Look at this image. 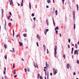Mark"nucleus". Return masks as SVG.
Wrapping results in <instances>:
<instances>
[{
    "label": "nucleus",
    "instance_id": "obj_3",
    "mask_svg": "<svg viewBox=\"0 0 79 79\" xmlns=\"http://www.w3.org/2000/svg\"><path fill=\"white\" fill-rule=\"evenodd\" d=\"M73 19H75V11H73Z\"/></svg>",
    "mask_w": 79,
    "mask_h": 79
},
{
    "label": "nucleus",
    "instance_id": "obj_48",
    "mask_svg": "<svg viewBox=\"0 0 79 79\" xmlns=\"http://www.w3.org/2000/svg\"><path fill=\"white\" fill-rule=\"evenodd\" d=\"M45 75L47 76V72H45Z\"/></svg>",
    "mask_w": 79,
    "mask_h": 79
},
{
    "label": "nucleus",
    "instance_id": "obj_29",
    "mask_svg": "<svg viewBox=\"0 0 79 79\" xmlns=\"http://www.w3.org/2000/svg\"><path fill=\"white\" fill-rule=\"evenodd\" d=\"M74 29H75L76 28V24H74Z\"/></svg>",
    "mask_w": 79,
    "mask_h": 79
},
{
    "label": "nucleus",
    "instance_id": "obj_30",
    "mask_svg": "<svg viewBox=\"0 0 79 79\" xmlns=\"http://www.w3.org/2000/svg\"><path fill=\"white\" fill-rule=\"evenodd\" d=\"M47 31H45H45H44V33H45V35H46L47 34Z\"/></svg>",
    "mask_w": 79,
    "mask_h": 79
},
{
    "label": "nucleus",
    "instance_id": "obj_16",
    "mask_svg": "<svg viewBox=\"0 0 79 79\" xmlns=\"http://www.w3.org/2000/svg\"><path fill=\"white\" fill-rule=\"evenodd\" d=\"M4 47L5 48V49H6V44H5L4 45Z\"/></svg>",
    "mask_w": 79,
    "mask_h": 79
},
{
    "label": "nucleus",
    "instance_id": "obj_51",
    "mask_svg": "<svg viewBox=\"0 0 79 79\" xmlns=\"http://www.w3.org/2000/svg\"><path fill=\"white\" fill-rule=\"evenodd\" d=\"M17 3L18 6H20V4H19V3L17 2Z\"/></svg>",
    "mask_w": 79,
    "mask_h": 79
},
{
    "label": "nucleus",
    "instance_id": "obj_17",
    "mask_svg": "<svg viewBox=\"0 0 79 79\" xmlns=\"http://www.w3.org/2000/svg\"><path fill=\"white\" fill-rule=\"evenodd\" d=\"M29 8L31 9V3H29Z\"/></svg>",
    "mask_w": 79,
    "mask_h": 79
},
{
    "label": "nucleus",
    "instance_id": "obj_9",
    "mask_svg": "<svg viewBox=\"0 0 79 79\" xmlns=\"http://www.w3.org/2000/svg\"><path fill=\"white\" fill-rule=\"evenodd\" d=\"M59 29V28L58 27H56V28H55V30L56 31V30H58Z\"/></svg>",
    "mask_w": 79,
    "mask_h": 79
},
{
    "label": "nucleus",
    "instance_id": "obj_2",
    "mask_svg": "<svg viewBox=\"0 0 79 79\" xmlns=\"http://www.w3.org/2000/svg\"><path fill=\"white\" fill-rule=\"evenodd\" d=\"M53 74L54 75H55L58 72V70L57 69H55L54 68L53 69Z\"/></svg>",
    "mask_w": 79,
    "mask_h": 79
},
{
    "label": "nucleus",
    "instance_id": "obj_38",
    "mask_svg": "<svg viewBox=\"0 0 79 79\" xmlns=\"http://www.w3.org/2000/svg\"><path fill=\"white\" fill-rule=\"evenodd\" d=\"M23 1H24V0H22V2H21V3L23 4Z\"/></svg>",
    "mask_w": 79,
    "mask_h": 79
},
{
    "label": "nucleus",
    "instance_id": "obj_22",
    "mask_svg": "<svg viewBox=\"0 0 79 79\" xmlns=\"http://www.w3.org/2000/svg\"><path fill=\"white\" fill-rule=\"evenodd\" d=\"M16 71L15 70H14V74H16Z\"/></svg>",
    "mask_w": 79,
    "mask_h": 79
},
{
    "label": "nucleus",
    "instance_id": "obj_5",
    "mask_svg": "<svg viewBox=\"0 0 79 79\" xmlns=\"http://www.w3.org/2000/svg\"><path fill=\"white\" fill-rule=\"evenodd\" d=\"M46 24L47 26H49V22H48V19H46Z\"/></svg>",
    "mask_w": 79,
    "mask_h": 79
},
{
    "label": "nucleus",
    "instance_id": "obj_39",
    "mask_svg": "<svg viewBox=\"0 0 79 79\" xmlns=\"http://www.w3.org/2000/svg\"><path fill=\"white\" fill-rule=\"evenodd\" d=\"M31 16H34V14L32 13V14H31Z\"/></svg>",
    "mask_w": 79,
    "mask_h": 79
},
{
    "label": "nucleus",
    "instance_id": "obj_36",
    "mask_svg": "<svg viewBox=\"0 0 79 79\" xmlns=\"http://www.w3.org/2000/svg\"><path fill=\"white\" fill-rule=\"evenodd\" d=\"M62 2L63 5L64 4V0H62Z\"/></svg>",
    "mask_w": 79,
    "mask_h": 79
},
{
    "label": "nucleus",
    "instance_id": "obj_54",
    "mask_svg": "<svg viewBox=\"0 0 79 79\" xmlns=\"http://www.w3.org/2000/svg\"><path fill=\"white\" fill-rule=\"evenodd\" d=\"M21 6H23V4L21 3Z\"/></svg>",
    "mask_w": 79,
    "mask_h": 79
},
{
    "label": "nucleus",
    "instance_id": "obj_50",
    "mask_svg": "<svg viewBox=\"0 0 79 79\" xmlns=\"http://www.w3.org/2000/svg\"><path fill=\"white\" fill-rule=\"evenodd\" d=\"M68 48H70V47L69 46V44L68 45Z\"/></svg>",
    "mask_w": 79,
    "mask_h": 79
},
{
    "label": "nucleus",
    "instance_id": "obj_7",
    "mask_svg": "<svg viewBox=\"0 0 79 79\" xmlns=\"http://www.w3.org/2000/svg\"><path fill=\"white\" fill-rule=\"evenodd\" d=\"M37 37L39 39V40H40V37L39 36V35L37 34Z\"/></svg>",
    "mask_w": 79,
    "mask_h": 79
},
{
    "label": "nucleus",
    "instance_id": "obj_32",
    "mask_svg": "<svg viewBox=\"0 0 79 79\" xmlns=\"http://www.w3.org/2000/svg\"><path fill=\"white\" fill-rule=\"evenodd\" d=\"M36 44H37V47H39V43H38V42H37L36 43Z\"/></svg>",
    "mask_w": 79,
    "mask_h": 79
},
{
    "label": "nucleus",
    "instance_id": "obj_57",
    "mask_svg": "<svg viewBox=\"0 0 79 79\" xmlns=\"http://www.w3.org/2000/svg\"><path fill=\"white\" fill-rule=\"evenodd\" d=\"M4 71H6V67H5L4 68Z\"/></svg>",
    "mask_w": 79,
    "mask_h": 79
},
{
    "label": "nucleus",
    "instance_id": "obj_52",
    "mask_svg": "<svg viewBox=\"0 0 79 79\" xmlns=\"http://www.w3.org/2000/svg\"><path fill=\"white\" fill-rule=\"evenodd\" d=\"M5 71H4V72H3V74H5Z\"/></svg>",
    "mask_w": 79,
    "mask_h": 79
},
{
    "label": "nucleus",
    "instance_id": "obj_35",
    "mask_svg": "<svg viewBox=\"0 0 79 79\" xmlns=\"http://www.w3.org/2000/svg\"><path fill=\"white\" fill-rule=\"evenodd\" d=\"M13 52L14 53H15V49H14V48H13Z\"/></svg>",
    "mask_w": 79,
    "mask_h": 79
},
{
    "label": "nucleus",
    "instance_id": "obj_12",
    "mask_svg": "<svg viewBox=\"0 0 79 79\" xmlns=\"http://www.w3.org/2000/svg\"><path fill=\"white\" fill-rule=\"evenodd\" d=\"M40 77V74H39V73H38L37 75V79H39Z\"/></svg>",
    "mask_w": 79,
    "mask_h": 79
},
{
    "label": "nucleus",
    "instance_id": "obj_56",
    "mask_svg": "<svg viewBox=\"0 0 79 79\" xmlns=\"http://www.w3.org/2000/svg\"><path fill=\"white\" fill-rule=\"evenodd\" d=\"M44 71H45V72H46V69H44Z\"/></svg>",
    "mask_w": 79,
    "mask_h": 79
},
{
    "label": "nucleus",
    "instance_id": "obj_34",
    "mask_svg": "<svg viewBox=\"0 0 79 79\" xmlns=\"http://www.w3.org/2000/svg\"><path fill=\"white\" fill-rule=\"evenodd\" d=\"M15 68V63H14L13 65V68Z\"/></svg>",
    "mask_w": 79,
    "mask_h": 79
},
{
    "label": "nucleus",
    "instance_id": "obj_11",
    "mask_svg": "<svg viewBox=\"0 0 79 79\" xmlns=\"http://www.w3.org/2000/svg\"><path fill=\"white\" fill-rule=\"evenodd\" d=\"M76 6H77V11H78V9H79V6H78V5L77 4Z\"/></svg>",
    "mask_w": 79,
    "mask_h": 79
},
{
    "label": "nucleus",
    "instance_id": "obj_19",
    "mask_svg": "<svg viewBox=\"0 0 79 79\" xmlns=\"http://www.w3.org/2000/svg\"><path fill=\"white\" fill-rule=\"evenodd\" d=\"M55 13H56V15H58V12L57 11V10H56L55 11Z\"/></svg>",
    "mask_w": 79,
    "mask_h": 79
},
{
    "label": "nucleus",
    "instance_id": "obj_46",
    "mask_svg": "<svg viewBox=\"0 0 79 79\" xmlns=\"http://www.w3.org/2000/svg\"><path fill=\"white\" fill-rule=\"evenodd\" d=\"M48 76H49V75L48 74V75H47V78L48 79Z\"/></svg>",
    "mask_w": 79,
    "mask_h": 79
},
{
    "label": "nucleus",
    "instance_id": "obj_1",
    "mask_svg": "<svg viewBox=\"0 0 79 79\" xmlns=\"http://www.w3.org/2000/svg\"><path fill=\"white\" fill-rule=\"evenodd\" d=\"M56 50H57V46L56 45L55 46V48L54 49V56L56 58V54H57V52H56Z\"/></svg>",
    "mask_w": 79,
    "mask_h": 79
},
{
    "label": "nucleus",
    "instance_id": "obj_43",
    "mask_svg": "<svg viewBox=\"0 0 79 79\" xmlns=\"http://www.w3.org/2000/svg\"><path fill=\"white\" fill-rule=\"evenodd\" d=\"M25 69V72H26V71H27V69L26 68L24 69Z\"/></svg>",
    "mask_w": 79,
    "mask_h": 79
},
{
    "label": "nucleus",
    "instance_id": "obj_40",
    "mask_svg": "<svg viewBox=\"0 0 79 79\" xmlns=\"http://www.w3.org/2000/svg\"><path fill=\"white\" fill-rule=\"evenodd\" d=\"M4 58H5V60H6V58H7L6 56H4Z\"/></svg>",
    "mask_w": 79,
    "mask_h": 79
},
{
    "label": "nucleus",
    "instance_id": "obj_60",
    "mask_svg": "<svg viewBox=\"0 0 79 79\" xmlns=\"http://www.w3.org/2000/svg\"><path fill=\"white\" fill-rule=\"evenodd\" d=\"M9 18H10V17H7V19H9Z\"/></svg>",
    "mask_w": 79,
    "mask_h": 79
},
{
    "label": "nucleus",
    "instance_id": "obj_59",
    "mask_svg": "<svg viewBox=\"0 0 79 79\" xmlns=\"http://www.w3.org/2000/svg\"><path fill=\"white\" fill-rule=\"evenodd\" d=\"M50 75L51 76H52V73H50Z\"/></svg>",
    "mask_w": 79,
    "mask_h": 79
},
{
    "label": "nucleus",
    "instance_id": "obj_41",
    "mask_svg": "<svg viewBox=\"0 0 79 79\" xmlns=\"http://www.w3.org/2000/svg\"><path fill=\"white\" fill-rule=\"evenodd\" d=\"M45 31H46V32H48V31H49V30L48 29H46V30Z\"/></svg>",
    "mask_w": 79,
    "mask_h": 79
},
{
    "label": "nucleus",
    "instance_id": "obj_14",
    "mask_svg": "<svg viewBox=\"0 0 79 79\" xmlns=\"http://www.w3.org/2000/svg\"><path fill=\"white\" fill-rule=\"evenodd\" d=\"M23 35L24 37H26V36H27V34H23Z\"/></svg>",
    "mask_w": 79,
    "mask_h": 79
},
{
    "label": "nucleus",
    "instance_id": "obj_61",
    "mask_svg": "<svg viewBox=\"0 0 79 79\" xmlns=\"http://www.w3.org/2000/svg\"><path fill=\"white\" fill-rule=\"evenodd\" d=\"M26 32H27V29H25Z\"/></svg>",
    "mask_w": 79,
    "mask_h": 79
},
{
    "label": "nucleus",
    "instance_id": "obj_63",
    "mask_svg": "<svg viewBox=\"0 0 79 79\" xmlns=\"http://www.w3.org/2000/svg\"><path fill=\"white\" fill-rule=\"evenodd\" d=\"M34 66H35V68H37V67L36 66V65H35L34 64Z\"/></svg>",
    "mask_w": 79,
    "mask_h": 79
},
{
    "label": "nucleus",
    "instance_id": "obj_20",
    "mask_svg": "<svg viewBox=\"0 0 79 79\" xmlns=\"http://www.w3.org/2000/svg\"><path fill=\"white\" fill-rule=\"evenodd\" d=\"M75 45L76 47V48H77V44H76Z\"/></svg>",
    "mask_w": 79,
    "mask_h": 79
},
{
    "label": "nucleus",
    "instance_id": "obj_13",
    "mask_svg": "<svg viewBox=\"0 0 79 79\" xmlns=\"http://www.w3.org/2000/svg\"><path fill=\"white\" fill-rule=\"evenodd\" d=\"M13 37H14V36L15 35V31H14V30H13Z\"/></svg>",
    "mask_w": 79,
    "mask_h": 79
},
{
    "label": "nucleus",
    "instance_id": "obj_53",
    "mask_svg": "<svg viewBox=\"0 0 79 79\" xmlns=\"http://www.w3.org/2000/svg\"><path fill=\"white\" fill-rule=\"evenodd\" d=\"M46 8H49V7L48 6H46Z\"/></svg>",
    "mask_w": 79,
    "mask_h": 79
},
{
    "label": "nucleus",
    "instance_id": "obj_15",
    "mask_svg": "<svg viewBox=\"0 0 79 79\" xmlns=\"http://www.w3.org/2000/svg\"><path fill=\"white\" fill-rule=\"evenodd\" d=\"M48 64H47V61H46V67H48Z\"/></svg>",
    "mask_w": 79,
    "mask_h": 79
},
{
    "label": "nucleus",
    "instance_id": "obj_21",
    "mask_svg": "<svg viewBox=\"0 0 79 79\" xmlns=\"http://www.w3.org/2000/svg\"><path fill=\"white\" fill-rule=\"evenodd\" d=\"M11 1L10 2V5H12V4H13V1H12V0H11Z\"/></svg>",
    "mask_w": 79,
    "mask_h": 79
},
{
    "label": "nucleus",
    "instance_id": "obj_24",
    "mask_svg": "<svg viewBox=\"0 0 79 79\" xmlns=\"http://www.w3.org/2000/svg\"><path fill=\"white\" fill-rule=\"evenodd\" d=\"M2 14L3 15V9H2Z\"/></svg>",
    "mask_w": 79,
    "mask_h": 79
},
{
    "label": "nucleus",
    "instance_id": "obj_55",
    "mask_svg": "<svg viewBox=\"0 0 79 79\" xmlns=\"http://www.w3.org/2000/svg\"><path fill=\"white\" fill-rule=\"evenodd\" d=\"M76 51H74V55H76Z\"/></svg>",
    "mask_w": 79,
    "mask_h": 79
},
{
    "label": "nucleus",
    "instance_id": "obj_28",
    "mask_svg": "<svg viewBox=\"0 0 79 79\" xmlns=\"http://www.w3.org/2000/svg\"><path fill=\"white\" fill-rule=\"evenodd\" d=\"M43 47H44V49H45V48H45V45H43Z\"/></svg>",
    "mask_w": 79,
    "mask_h": 79
},
{
    "label": "nucleus",
    "instance_id": "obj_26",
    "mask_svg": "<svg viewBox=\"0 0 79 79\" xmlns=\"http://www.w3.org/2000/svg\"><path fill=\"white\" fill-rule=\"evenodd\" d=\"M48 76H49V72L48 71H47V76H48Z\"/></svg>",
    "mask_w": 79,
    "mask_h": 79
},
{
    "label": "nucleus",
    "instance_id": "obj_58",
    "mask_svg": "<svg viewBox=\"0 0 79 79\" xmlns=\"http://www.w3.org/2000/svg\"><path fill=\"white\" fill-rule=\"evenodd\" d=\"M75 51H76V52H78V51L77 50H75Z\"/></svg>",
    "mask_w": 79,
    "mask_h": 79
},
{
    "label": "nucleus",
    "instance_id": "obj_27",
    "mask_svg": "<svg viewBox=\"0 0 79 79\" xmlns=\"http://www.w3.org/2000/svg\"><path fill=\"white\" fill-rule=\"evenodd\" d=\"M68 41H69V43H70V42H71V40H70L69 39Z\"/></svg>",
    "mask_w": 79,
    "mask_h": 79
},
{
    "label": "nucleus",
    "instance_id": "obj_4",
    "mask_svg": "<svg viewBox=\"0 0 79 79\" xmlns=\"http://www.w3.org/2000/svg\"><path fill=\"white\" fill-rule=\"evenodd\" d=\"M67 69H69V68H70L71 66H70L69 64H67Z\"/></svg>",
    "mask_w": 79,
    "mask_h": 79
},
{
    "label": "nucleus",
    "instance_id": "obj_8",
    "mask_svg": "<svg viewBox=\"0 0 79 79\" xmlns=\"http://www.w3.org/2000/svg\"><path fill=\"white\" fill-rule=\"evenodd\" d=\"M47 2L48 3H51V1L50 0H47Z\"/></svg>",
    "mask_w": 79,
    "mask_h": 79
},
{
    "label": "nucleus",
    "instance_id": "obj_49",
    "mask_svg": "<svg viewBox=\"0 0 79 79\" xmlns=\"http://www.w3.org/2000/svg\"><path fill=\"white\" fill-rule=\"evenodd\" d=\"M73 75H76V73H75V72H74L73 73Z\"/></svg>",
    "mask_w": 79,
    "mask_h": 79
},
{
    "label": "nucleus",
    "instance_id": "obj_45",
    "mask_svg": "<svg viewBox=\"0 0 79 79\" xmlns=\"http://www.w3.org/2000/svg\"><path fill=\"white\" fill-rule=\"evenodd\" d=\"M14 77H15V78H16V77H17V75H15L14 76Z\"/></svg>",
    "mask_w": 79,
    "mask_h": 79
},
{
    "label": "nucleus",
    "instance_id": "obj_64",
    "mask_svg": "<svg viewBox=\"0 0 79 79\" xmlns=\"http://www.w3.org/2000/svg\"><path fill=\"white\" fill-rule=\"evenodd\" d=\"M53 10H54V11H55V8H53Z\"/></svg>",
    "mask_w": 79,
    "mask_h": 79
},
{
    "label": "nucleus",
    "instance_id": "obj_37",
    "mask_svg": "<svg viewBox=\"0 0 79 79\" xmlns=\"http://www.w3.org/2000/svg\"><path fill=\"white\" fill-rule=\"evenodd\" d=\"M47 54H48V53H49V52H48V49H47Z\"/></svg>",
    "mask_w": 79,
    "mask_h": 79
},
{
    "label": "nucleus",
    "instance_id": "obj_62",
    "mask_svg": "<svg viewBox=\"0 0 79 79\" xmlns=\"http://www.w3.org/2000/svg\"><path fill=\"white\" fill-rule=\"evenodd\" d=\"M9 26H10V23H9Z\"/></svg>",
    "mask_w": 79,
    "mask_h": 79
},
{
    "label": "nucleus",
    "instance_id": "obj_18",
    "mask_svg": "<svg viewBox=\"0 0 79 79\" xmlns=\"http://www.w3.org/2000/svg\"><path fill=\"white\" fill-rule=\"evenodd\" d=\"M63 57L64 58V59H65L66 58V56H65V55L64 54L63 55Z\"/></svg>",
    "mask_w": 79,
    "mask_h": 79
},
{
    "label": "nucleus",
    "instance_id": "obj_31",
    "mask_svg": "<svg viewBox=\"0 0 79 79\" xmlns=\"http://www.w3.org/2000/svg\"><path fill=\"white\" fill-rule=\"evenodd\" d=\"M40 79H43V78L42 77V76H40Z\"/></svg>",
    "mask_w": 79,
    "mask_h": 79
},
{
    "label": "nucleus",
    "instance_id": "obj_23",
    "mask_svg": "<svg viewBox=\"0 0 79 79\" xmlns=\"http://www.w3.org/2000/svg\"><path fill=\"white\" fill-rule=\"evenodd\" d=\"M55 31H56V34H58V30H55Z\"/></svg>",
    "mask_w": 79,
    "mask_h": 79
},
{
    "label": "nucleus",
    "instance_id": "obj_10",
    "mask_svg": "<svg viewBox=\"0 0 79 79\" xmlns=\"http://www.w3.org/2000/svg\"><path fill=\"white\" fill-rule=\"evenodd\" d=\"M73 50H74V48H72V51H71V54H73Z\"/></svg>",
    "mask_w": 79,
    "mask_h": 79
},
{
    "label": "nucleus",
    "instance_id": "obj_6",
    "mask_svg": "<svg viewBox=\"0 0 79 79\" xmlns=\"http://www.w3.org/2000/svg\"><path fill=\"white\" fill-rule=\"evenodd\" d=\"M19 44L20 47H21V46H23V43L21 42H19Z\"/></svg>",
    "mask_w": 79,
    "mask_h": 79
},
{
    "label": "nucleus",
    "instance_id": "obj_42",
    "mask_svg": "<svg viewBox=\"0 0 79 79\" xmlns=\"http://www.w3.org/2000/svg\"><path fill=\"white\" fill-rule=\"evenodd\" d=\"M33 19H34V21H35V17H34V18H33Z\"/></svg>",
    "mask_w": 79,
    "mask_h": 79
},
{
    "label": "nucleus",
    "instance_id": "obj_25",
    "mask_svg": "<svg viewBox=\"0 0 79 79\" xmlns=\"http://www.w3.org/2000/svg\"><path fill=\"white\" fill-rule=\"evenodd\" d=\"M53 23L54 26H55V21H53Z\"/></svg>",
    "mask_w": 79,
    "mask_h": 79
},
{
    "label": "nucleus",
    "instance_id": "obj_47",
    "mask_svg": "<svg viewBox=\"0 0 79 79\" xmlns=\"http://www.w3.org/2000/svg\"><path fill=\"white\" fill-rule=\"evenodd\" d=\"M27 71H28V72H29V71H30V69H27Z\"/></svg>",
    "mask_w": 79,
    "mask_h": 79
},
{
    "label": "nucleus",
    "instance_id": "obj_33",
    "mask_svg": "<svg viewBox=\"0 0 79 79\" xmlns=\"http://www.w3.org/2000/svg\"><path fill=\"white\" fill-rule=\"evenodd\" d=\"M77 64H79V60H77Z\"/></svg>",
    "mask_w": 79,
    "mask_h": 79
},
{
    "label": "nucleus",
    "instance_id": "obj_44",
    "mask_svg": "<svg viewBox=\"0 0 79 79\" xmlns=\"http://www.w3.org/2000/svg\"><path fill=\"white\" fill-rule=\"evenodd\" d=\"M19 37V35H16V37H17V38H18V37Z\"/></svg>",
    "mask_w": 79,
    "mask_h": 79
}]
</instances>
